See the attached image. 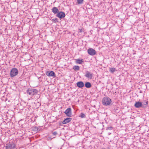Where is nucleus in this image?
Wrapping results in <instances>:
<instances>
[{"mask_svg":"<svg viewBox=\"0 0 149 149\" xmlns=\"http://www.w3.org/2000/svg\"><path fill=\"white\" fill-rule=\"evenodd\" d=\"M76 84L77 86L79 88H82L84 86V83L81 81L78 82Z\"/></svg>","mask_w":149,"mask_h":149,"instance_id":"obj_11","label":"nucleus"},{"mask_svg":"<svg viewBox=\"0 0 149 149\" xmlns=\"http://www.w3.org/2000/svg\"><path fill=\"white\" fill-rule=\"evenodd\" d=\"M79 68V67L78 65H74L73 67V69L75 70H78Z\"/></svg>","mask_w":149,"mask_h":149,"instance_id":"obj_17","label":"nucleus"},{"mask_svg":"<svg viewBox=\"0 0 149 149\" xmlns=\"http://www.w3.org/2000/svg\"><path fill=\"white\" fill-rule=\"evenodd\" d=\"M85 76L86 77L91 79L93 77V74L90 72L86 71Z\"/></svg>","mask_w":149,"mask_h":149,"instance_id":"obj_8","label":"nucleus"},{"mask_svg":"<svg viewBox=\"0 0 149 149\" xmlns=\"http://www.w3.org/2000/svg\"><path fill=\"white\" fill-rule=\"evenodd\" d=\"M38 127L35 126L33 128V130L35 131H38Z\"/></svg>","mask_w":149,"mask_h":149,"instance_id":"obj_21","label":"nucleus"},{"mask_svg":"<svg viewBox=\"0 0 149 149\" xmlns=\"http://www.w3.org/2000/svg\"><path fill=\"white\" fill-rule=\"evenodd\" d=\"M72 120V118H68L65 119L63 121L62 123L63 124H67L70 122Z\"/></svg>","mask_w":149,"mask_h":149,"instance_id":"obj_12","label":"nucleus"},{"mask_svg":"<svg viewBox=\"0 0 149 149\" xmlns=\"http://www.w3.org/2000/svg\"><path fill=\"white\" fill-rule=\"evenodd\" d=\"M64 113L66 115L69 117L72 116V113L71 112V108H68L65 111Z\"/></svg>","mask_w":149,"mask_h":149,"instance_id":"obj_5","label":"nucleus"},{"mask_svg":"<svg viewBox=\"0 0 149 149\" xmlns=\"http://www.w3.org/2000/svg\"><path fill=\"white\" fill-rule=\"evenodd\" d=\"M148 101H146L143 104V103H142V107L143 108H146L148 107Z\"/></svg>","mask_w":149,"mask_h":149,"instance_id":"obj_16","label":"nucleus"},{"mask_svg":"<svg viewBox=\"0 0 149 149\" xmlns=\"http://www.w3.org/2000/svg\"><path fill=\"white\" fill-rule=\"evenodd\" d=\"M49 139H52L53 138H50V137L49 138Z\"/></svg>","mask_w":149,"mask_h":149,"instance_id":"obj_27","label":"nucleus"},{"mask_svg":"<svg viewBox=\"0 0 149 149\" xmlns=\"http://www.w3.org/2000/svg\"><path fill=\"white\" fill-rule=\"evenodd\" d=\"M16 145L13 141L10 142L5 146L6 149H14L15 148Z\"/></svg>","mask_w":149,"mask_h":149,"instance_id":"obj_3","label":"nucleus"},{"mask_svg":"<svg viewBox=\"0 0 149 149\" xmlns=\"http://www.w3.org/2000/svg\"><path fill=\"white\" fill-rule=\"evenodd\" d=\"M79 116L81 118H84L86 117V115L84 113H81Z\"/></svg>","mask_w":149,"mask_h":149,"instance_id":"obj_19","label":"nucleus"},{"mask_svg":"<svg viewBox=\"0 0 149 149\" xmlns=\"http://www.w3.org/2000/svg\"><path fill=\"white\" fill-rule=\"evenodd\" d=\"M112 127H108V129H109V130H112Z\"/></svg>","mask_w":149,"mask_h":149,"instance_id":"obj_24","label":"nucleus"},{"mask_svg":"<svg viewBox=\"0 0 149 149\" xmlns=\"http://www.w3.org/2000/svg\"><path fill=\"white\" fill-rule=\"evenodd\" d=\"M116 69L115 68H110V71L112 73H113L116 71Z\"/></svg>","mask_w":149,"mask_h":149,"instance_id":"obj_20","label":"nucleus"},{"mask_svg":"<svg viewBox=\"0 0 149 149\" xmlns=\"http://www.w3.org/2000/svg\"><path fill=\"white\" fill-rule=\"evenodd\" d=\"M52 133L54 136L56 135L57 134V133L56 132H52Z\"/></svg>","mask_w":149,"mask_h":149,"instance_id":"obj_23","label":"nucleus"},{"mask_svg":"<svg viewBox=\"0 0 149 149\" xmlns=\"http://www.w3.org/2000/svg\"><path fill=\"white\" fill-rule=\"evenodd\" d=\"M58 19L57 18H55V19H52V21L56 23L58 22Z\"/></svg>","mask_w":149,"mask_h":149,"instance_id":"obj_22","label":"nucleus"},{"mask_svg":"<svg viewBox=\"0 0 149 149\" xmlns=\"http://www.w3.org/2000/svg\"><path fill=\"white\" fill-rule=\"evenodd\" d=\"M134 106L137 108L142 107V102L140 101L136 102Z\"/></svg>","mask_w":149,"mask_h":149,"instance_id":"obj_10","label":"nucleus"},{"mask_svg":"<svg viewBox=\"0 0 149 149\" xmlns=\"http://www.w3.org/2000/svg\"><path fill=\"white\" fill-rule=\"evenodd\" d=\"M85 86L87 88H90L91 87V83L89 82H86L85 84Z\"/></svg>","mask_w":149,"mask_h":149,"instance_id":"obj_14","label":"nucleus"},{"mask_svg":"<svg viewBox=\"0 0 149 149\" xmlns=\"http://www.w3.org/2000/svg\"><path fill=\"white\" fill-rule=\"evenodd\" d=\"M18 73V70L16 68H13L10 71V76L11 77H13L17 75Z\"/></svg>","mask_w":149,"mask_h":149,"instance_id":"obj_4","label":"nucleus"},{"mask_svg":"<svg viewBox=\"0 0 149 149\" xmlns=\"http://www.w3.org/2000/svg\"><path fill=\"white\" fill-rule=\"evenodd\" d=\"M37 104H38V106H40V105H41V104H40V103H39V102H38V103H37Z\"/></svg>","mask_w":149,"mask_h":149,"instance_id":"obj_25","label":"nucleus"},{"mask_svg":"<svg viewBox=\"0 0 149 149\" xmlns=\"http://www.w3.org/2000/svg\"><path fill=\"white\" fill-rule=\"evenodd\" d=\"M88 54L91 56H93L96 54V52L93 48H89L88 50Z\"/></svg>","mask_w":149,"mask_h":149,"instance_id":"obj_7","label":"nucleus"},{"mask_svg":"<svg viewBox=\"0 0 149 149\" xmlns=\"http://www.w3.org/2000/svg\"><path fill=\"white\" fill-rule=\"evenodd\" d=\"M38 91L35 89L28 88L26 91V93L27 94L31 96H33L38 93Z\"/></svg>","mask_w":149,"mask_h":149,"instance_id":"obj_2","label":"nucleus"},{"mask_svg":"<svg viewBox=\"0 0 149 149\" xmlns=\"http://www.w3.org/2000/svg\"><path fill=\"white\" fill-rule=\"evenodd\" d=\"M84 0H77V4H81L83 3Z\"/></svg>","mask_w":149,"mask_h":149,"instance_id":"obj_18","label":"nucleus"},{"mask_svg":"<svg viewBox=\"0 0 149 149\" xmlns=\"http://www.w3.org/2000/svg\"><path fill=\"white\" fill-rule=\"evenodd\" d=\"M82 31V29H79V32H81Z\"/></svg>","mask_w":149,"mask_h":149,"instance_id":"obj_26","label":"nucleus"},{"mask_svg":"<svg viewBox=\"0 0 149 149\" xmlns=\"http://www.w3.org/2000/svg\"><path fill=\"white\" fill-rule=\"evenodd\" d=\"M52 10V12L54 14H57L59 12L58 9L56 7H53Z\"/></svg>","mask_w":149,"mask_h":149,"instance_id":"obj_13","label":"nucleus"},{"mask_svg":"<svg viewBox=\"0 0 149 149\" xmlns=\"http://www.w3.org/2000/svg\"><path fill=\"white\" fill-rule=\"evenodd\" d=\"M46 75L48 77H56L55 73L53 71H48L46 73Z\"/></svg>","mask_w":149,"mask_h":149,"instance_id":"obj_9","label":"nucleus"},{"mask_svg":"<svg viewBox=\"0 0 149 149\" xmlns=\"http://www.w3.org/2000/svg\"><path fill=\"white\" fill-rule=\"evenodd\" d=\"M75 60L76 63L79 64H82L84 61L83 59H80L79 58L76 59Z\"/></svg>","mask_w":149,"mask_h":149,"instance_id":"obj_15","label":"nucleus"},{"mask_svg":"<svg viewBox=\"0 0 149 149\" xmlns=\"http://www.w3.org/2000/svg\"><path fill=\"white\" fill-rule=\"evenodd\" d=\"M56 16L57 17H58L60 19H61L65 16V14L64 12L60 11V12H58V14L56 15Z\"/></svg>","mask_w":149,"mask_h":149,"instance_id":"obj_6","label":"nucleus"},{"mask_svg":"<svg viewBox=\"0 0 149 149\" xmlns=\"http://www.w3.org/2000/svg\"><path fill=\"white\" fill-rule=\"evenodd\" d=\"M102 104L105 106L109 105L112 102L111 99L108 97H104L102 100Z\"/></svg>","mask_w":149,"mask_h":149,"instance_id":"obj_1","label":"nucleus"}]
</instances>
